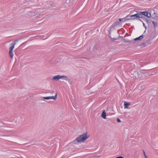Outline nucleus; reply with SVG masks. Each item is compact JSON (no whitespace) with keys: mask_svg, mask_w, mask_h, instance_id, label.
<instances>
[{"mask_svg":"<svg viewBox=\"0 0 158 158\" xmlns=\"http://www.w3.org/2000/svg\"><path fill=\"white\" fill-rule=\"evenodd\" d=\"M89 137V136H87V133H85L77 137L76 140L78 142H84Z\"/></svg>","mask_w":158,"mask_h":158,"instance_id":"obj_1","label":"nucleus"},{"mask_svg":"<svg viewBox=\"0 0 158 158\" xmlns=\"http://www.w3.org/2000/svg\"><path fill=\"white\" fill-rule=\"evenodd\" d=\"M16 44L15 42H12L11 45H12L11 47L10 48V51L9 52V54L10 55V56L11 59L13 58V50L14 48L15 45Z\"/></svg>","mask_w":158,"mask_h":158,"instance_id":"obj_2","label":"nucleus"},{"mask_svg":"<svg viewBox=\"0 0 158 158\" xmlns=\"http://www.w3.org/2000/svg\"><path fill=\"white\" fill-rule=\"evenodd\" d=\"M129 15V17H130L131 18H128L129 19V20H134L135 19H138L139 18H140V15H139V13H138L137 14H136L135 15Z\"/></svg>","mask_w":158,"mask_h":158,"instance_id":"obj_3","label":"nucleus"},{"mask_svg":"<svg viewBox=\"0 0 158 158\" xmlns=\"http://www.w3.org/2000/svg\"><path fill=\"white\" fill-rule=\"evenodd\" d=\"M62 78V76L58 75L54 76L52 78V80L58 81L59 79Z\"/></svg>","mask_w":158,"mask_h":158,"instance_id":"obj_4","label":"nucleus"},{"mask_svg":"<svg viewBox=\"0 0 158 158\" xmlns=\"http://www.w3.org/2000/svg\"><path fill=\"white\" fill-rule=\"evenodd\" d=\"M62 78H63L64 80L67 81L70 84H72V81L67 77L65 76H62Z\"/></svg>","mask_w":158,"mask_h":158,"instance_id":"obj_5","label":"nucleus"},{"mask_svg":"<svg viewBox=\"0 0 158 158\" xmlns=\"http://www.w3.org/2000/svg\"><path fill=\"white\" fill-rule=\"evenodd\" d=\"M129 17V15H127L126 17L125 18H124L122 19H118L119 21H121L122 20H123V22H126V21L129 20V19L128 18V17Z\"/></svg>","mask_w":158,"mask_h":158,"instance_id":"obj_6","label":"nucleus"},{"mask_svg":"<svg viewBox=\"0 0 158 158\" xmlns=\"http://www.w3.org/2000/svg\"><path fill=\"white\" fill-rule=\"evenodd\" d=\"M147 12H139V15H140V18H143V17L144 16H145V15H146V13Z\"/></svg>","mask_w":158,"mask_h":158,"instance_id":"obj_7","label":"nucleus"},{"mask_svg":"<svg viewBox=\"0 0 158 158\" xmlns=\"http://www.w3.org/2000/svg\"><path fill=\"white\" fill-rule=\"evenodd\" d=\"M101 117L105 119H106V113L105 112V110H104L103 111L102 114L101 115Z\"/></svg>","mask_w":158,"mask_h":158,"instance_id":"obj_8","label":"nucleus"},{"mask_svg":"<svg viewBox=\"0 0 158 158\" xmlns=\"http://www.w3.org/2000/svg\"><path fill=\"white\" fill-rule=\"evenodd\" d=\"M130 105V103L129 102H125L124 103V106L125 108H127L128 107V106Z\"/></svg>","mask_w":158,"mask_h":158,"instance_id":"obj_9","label":"nucleus"},{"mask_svg":"<svg viewBox=\"0 0 158 158\" xmlns=\"http://www.w3.org/2000/svg\"><path fill=\"white\" fill-rule=\"evenodd\" d=\"M143 35H140L138 37H137L136 38H135L134 40L135 41H137L138 40H140L142 39H143Z\"/></svg>","mask_w":158,"mask_h":158,"instance_id":"obj_10","label":"nucleus"},{"mask_svg":"<svg viewBox=\"0 0 158 158\" xmlns=\"http://www.w3.org/2000/svg\"><path fill=\"white\" fill-rule=\"evenodd\" d=\"M56 94L55 96H50V99H52L54 100H55L56 99L57 96V93L56 92L55 93Z\"/></svg>","mask_w":158,"mask_h":158,"instance_id":"obj_11","label":"nucleus"},{"mask_svg":"<svg viewBox=\"0 0 158 158\" xmlns=\"http://www.w3.org/2000/svg\"><path fill=\"white\" fill-rule=\"evenodd\" d=\"M145 16H146L148 18H150L151 17V14L150 13H148V12H147Z\"/></svg>","mask_w":158,"mask_h":158,"instance_id":"obj_12","label":"nucleus"},{"mask_svg":"<svg viewBox=\"0 0 158 158\" xmlns=\"http://www.w3.org/2000/svg\"><path fill=\"white\" fill-rule=\"evenodd\" d=\"M152 24L154 25V27H156V26H157V23L156 22H154V21H152Z\"/></svg>","mask_w":158,"mask_h":158,"instance_id":"obj_13","label":"nucleus"},{"mask_svg":"<svg viewBox=\"0 0 158 158\" xmlns=\"http://www.w3.org/2000/svg\"><path fill=\"white\" fill-rule=\"evenodd\" d=\"M43 98L44 99L48 100V99H50V96L47 97H43Z\"/></svg>","mask_w":158,"mask_h":158,"instance_id":"obj_14","label":"nucleus"},{"mask_svg":"<svg viewBox=\"0 0 158 158\" xmlns=\"http://www.w3.org/2000/svg\"><path fill=\"white\" fill-rule=\"evenodd\" d=\"M143 154L145 156V158H148L145 154V152L144 151H143Z\"/></svg>","mask_w":158,"mask_h":158,"instance_id":"obj_15","label":"nucleus"},{"mask_svg":"<svg viewBox=\"0 0 158 158\" xmlns=\"http://www.w3.org/2000/svg\"><path fill=\"white\" fill-rule=\"evenodd\" d=\"M117 120L118 122H121V120L119 118H117Z\"/></svg>","mask_w":158,"mask_h":158,"instance_id":"obj_16","label":"nucleus"},{"mask_svg":"<svg viewBox=\"0 0 158 158\" xmlns=\"http://www.w3.org/2000/svg\"><path fill=\"white\" fill-rule=\"evenodd\" d=\"M115 158H123V157L122 156H119L118 157H116Z\"/></svg>","mask_w":158,"mask_h":158,"instance_id":"obj_17","label":"nucleus"},{"mask_svg":"<svg viewBox=\"0 0 158 158\" xmlns=\"http://www.w3.org/2000/svg\"><path fill=\"white\" fill-rule=\"evenodd\" d=\"M143 26H144L146 28V27L145 26V24L143 22Z\"/></svg>","mask_w":158,"mask_h":158,"instance_id":"obj_18","label":"nucleus"},{"mask_svg":"<svg viewBox=\"0 0 158 158\" xmlns=\"http://www.w3.org/2000/svg\"><path fill=\"white\" fill-rule=\"evenodd\" d=\"M18 41V40H15V42H16V41Z\"/></svg>","mask_w":158,"mask_h":158,"instance_id":"obj_19","label":"nucleus"}]
</instances>
